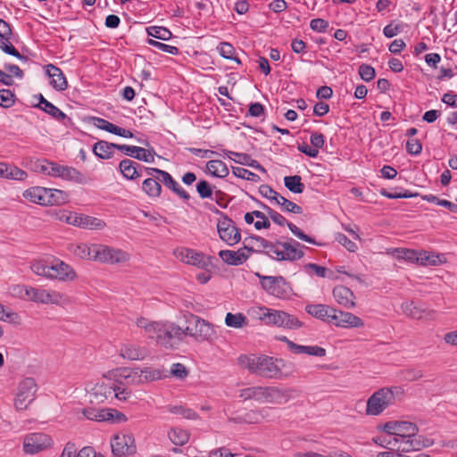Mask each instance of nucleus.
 <instances>
[{"label": "nucleus", "mask_w": 457, "mask_h": 457, "mask_svg": "<svg viewBox=\"0 0 457 457\" xmlns=\"http://www.w3.org/2000/svg\"><path fill=\"white\" fill-rule=\"evenodd\" d=\"M33 273L49 280L71 282L77 279L75 270L64 261L54 257L50 262L45 259H36L30 262Z\"/></svg>", "instance_id": "nucleus-1"}, {"label": "nucleus", "mask_w": 457, "mask_h": 457, "mask_svg": "<svg viewBox=\"0 0 457 457\" xmlns=\"http://www.w3.org/2000/svg\"><path fill=\"white\" fill-rule=\"evenodd\" d=\"M418 432L419 428L415 423L404 420L397 421L395 436L393 437L394 446L397 445L399 452L408 453L419 451L433 445V440L418 435Z\"/></svg>", "instance_id": "nucleus-2"}, {"label": "nucleus", "mask_w": 457, "mask_h": 457, "mask_svg": "<svg viewBox=\"0 0 457 457\" xmlns=\"http://www.w3.org/2000/svg\"><path fill=\"white\" fill-rule=\"evenodd\" d=\"M292 390L277 386H251L241 389L239 397L245 401L254 400L259 403L283 404L291 398Z\"/></svg>", "instance_id": "nucleus-3"}, {"label": "nucleus", "mask_w": 457, "mask_h": 457, "mask_svg": "<svg viewBox=\"0 0 457 457\" xmlns=\"http://www.w3.org/2000/svg\"><path fill=\"white\" fill-rule=\"evenodd\" d=\"M294 372V365L282 359L262 355L256 360L254 374L267 378L288 377Z\"/></svg>", "instance_id": "nucleus-4"}, {"label": "nucleus", "mask_w": 457, "mask_h": 457, "mask_svg": "<svg viewBox=\"0 0 457 457\" xmlns=\"http://www.w3.org/2000/svg\"><path fill=\"white\" fill-rule=\"evenodd\" d=\"M400 388L383 387L374 392L368 399L366 405V414L378 416L386 408L393 405L395 402V393H399Z\"/></svg>", "instance_id": "nucleus-5"}, {"label": "nucleus", "mask_w": 457, "mask_h": 457, "mask_svg": "<svg viewBox=\"0 0 457 457\" xmlns=\"http://www.w3.org/2000/svg\"><path fill=\"white\" fill-rule=\"evenodd\" d=\"M120 171L124 178L128 179H135L145 175H152L153 172L162 176L164 184L171 187V176L170 173L159 169L146 168L141 164L130 160L124 159L120 162Z\"/></svg>", "instance_id": "nucleus-6"}, {"label": "nucleus", "mask_w": 457, "mask_h": 457, "mask_svg": "<svg viewBox=\"0 0 457 457\" xmlns=\"http://www.w3.org/2000/svg\"><path fill=\"white\" fill-rule=\"evenodd\" d=\"M189 319L186 328V335L192 337L197 342H213L217 337L213 326L196 315H187Z\"/></svg>", "instance_id": "nucleus-7"}, {"label": "nucleus", "mask_w": 457, "mask_h": 457, "mask_svg": "<svg viewBox=\"0 0 457 457\" xmlns=\"http://www.w3.org/2000/svg\"><path fill=\"white\" fill-rule=\"evenodd\" d=\"M211 210L220 215V219H219L217 223V230L220 238L228 245L232 246L237 245L241 240V234L233 220L218 209Z\"/></svg>", "instance_id": "nucleus-8"}, {"label": "nucleus", "mask_w": 457, "mask_h": 457, "mask_svg": "<svg viewBox=\"0 0 457 457\" xmlns=\"http://www.w3.org/2000/svg\"><path fill=\"white\" fill-rule=\"evenodd\" d=\"M93 251L95 262L111 265L127 262L130 258L129 253L106 245L96 244Z\"/></svg>", "instance_id": "nucleus-9"}, {"label": "nucleus", "mask_w": 457, "mask_h": 457, "mask_svg": "<svg viewBox=\"0 0 457 457\" xmlns=\"http://www.w3.org/2000/svg\"><path fill=\"white\" fill-rule=\"evenodd\" d=\"M37 385L33 378H24L17 387V393L14 399V406L19 411L26 410L34 401Z\"/></svg>", "instance_id": "nucleus-10"}, {"label": "nucleus", "mask_w": 457, "mask_h": 457, "mask_svg": "<svg viewBox=\"0 0 457 457\" xmlns=\"http://www.w3.org/2000/svg\"><path fill=\"white\" fill-rule=\"evenodd\" d=\"M83 417L96 422L122 423L127 421V417L115 409H96L92 407L81 410Z\"/></svg>", "instance_id": "nucleus-11"}, {"label": "nucleus", "mask_w": 457, "mask_h": 457, "mask_svg": "<svg viewBox=\"0 0 457 457\" xmlns=\"http://www.w3.org/2000/svg\"><path fill=\"white\" fill-rule=\"evenodd\" d=\"M276 251L272 259L277 261H296L303 256L302 245L299 242L290 239L287 242L277 241Z\"/></svg>", "instance_id": "nucleus-12"}, {"label": "nucleus", "mask_w": 457, "mask_h": 457, "mask_svg": "<svg viewBox=\"0 0 457 457\" xmlns=\"http://www.w3.org/2000/svg\"><path fill=\"white\" fill-rule=\"evenodd\" d=\"M112 453L116 457H130L137 452L131 434L118 433L111 438Z\"/></svg>", "instance_id": "nucleus-13"}, {"label": "nucleus", "mask_w": 457, "mask_h": 457, "mask_svg": "<svg viewBox=\"0 0 457 457\" xmlns=\"http://www.w3.org/2000/svg\"><path fill=\"white\" fill-rule=\"evenodd\" d=\"M173 254L181 262L202 270H208L212 266L210 256L193 249L177 248L173 251Z\"/></svg>", "instance_id": "nucleus-14"}, {"label": "nucleus", "mask_w": 457, "mask_h": 457, "mask_svg": "<svg viewBox=\"0 0 457 457\" xmlns=\"http://www.w3.org/2000/svg\"><path fill=\"white\" fill-rule=\"evenodd\" d=\"M262 287L270 295L278 298H285L290 292V287L281 276H261Z\"/></svg>", "instance_id": "nucleus-15"}, {"label": "nucleus", "mask_w": 457, "mask_h": 457, "mask_svg": "<svg viewBox=\"0 0 457 457\" xmlns=\"http://www.w3.org/2000/svg\"><path fill=\"white\" fill-rule=\"evenodd\" d=\"M53 445L50 436L44 433H31L27 435L23 440V450L26 453L35 454Z\"/></svg>", "instance_id": "nucleus-16"}, {"label": "nucleus", "mask_w": 457, "mask_h": 457, "mask_svg": "<svg viewBox=\"0 0 457 457\" xmlns=\"http://www.w3.org/2000/svg\"><path fill=\"white\" fill-rule=\"evenodd\" d=\"M262 206L266 211L267 214L274 223L279 226H284L287 224L291 232L299 239L310 244H316L315 240L312 237L304 234L297 226H295L292 222H287L285 217L282 216L280 213L271 209L270 207L267 206L266 204H262Z\"/></svg>", "instance_id": "nucleus-17"}, {"label": "nucleus", "mask_w": 457, "mask_h": 457, "mask_svg": "<svg viewBox=\"0 0 457 457\" xmlns=\"http://www.w3.org/2000/svg\"><path fill=\"white\" fill-rule=\"evenodd\" d=\"M12 32L10 25L3 19H0V49L5 54L12 55L20 60H26L27 58L21 55L12 45Z\"/></svg>", "instance_id": "nucleus-18"}, {"label": "nucleus", "mask_w": 457, "mask_h": 457, "mask_svg": "<svg viewBox=\"0 0 457 457\" xmlns=\"http://www.w3.org/2000/svg\"><path fill=\"white\" fill-rule=\"evenodd\" d=\"M248 240L249 238H245L244 247L237 251L220 250L219 256L223 262L229 265L237 266L243 264L249 258V253L253 252V248L248 247L246 245Z\"/></svg>", "instance_id": "nucleus-19"}, {"label": "nucleus", "mask_w": 457, "mask_h": 457, "mask_svg": "<svg viewBox=\"0 0 457 457\" xmlns=\"http://www.w3.org/2000/svg\"><path fill=\"white\" fill-rule=\"evenodd\" d=\"M51 170V177L61 178L62 179L73 181L79 184H84L87 182V178L85 175L73 167L60 165L58 163L53 162Z\"/></svg>", "instance_id": "nucleus-20"}, {"label": "nucleus", "mask_w": 457, "mask_h": 457, "mask_svg": "<svg viewBox=\"0 0 457 457\" xmlns=\"http://www.w3.org/2000/svg\"><path fill=\"white\" fill-rule=\"evenodd\" d=\"M328 323L342 328H361L363 321L351 312L338 311L335 309V312L330 315Z\"/></svg>", "instance_id": "nucleus-21"}, {"label": "nucleus", "mask_w": 457, "mask_h": 457, "mask_svg": "<svg viewBox=\"0 0 457 457\" xmlns=\"http://www.w3.org/2000/svg\"><path fill=\"white\" fill-rule=\"evenodd\" d=\"M271 315L270 325L287 329H297L303 327V322L286 312L274 310Z\"/></svg>", "instance_id": "nucleus-22"}, {"label": "nucleus", "mask_w": 457, "mask_h": 457, "mask_svg": "<svg viewBox=\"0 0 457 457\" xmlns=\"http://www.w3.org/2000/svg\"><path fill=\"white\" fill-rule=\"evenodd\" d=\"M113 393V383L110 380L106 381L102 379L98 381L91 389L90 395L91 401L97 403H103L112 395Z\"/></svg>", "instance_id": "nucleus-23"}, {"label": "nucleus", "mask_w": 457, "mask_h": 457, "mask_svg": "<svg viewBox=\"0 0 457 457\" xmlns=\"http://www.w3.org/2000/svg\"><path fill=\"white\" fill-rule=\"evenodd\" d=\"M333 296L337 303L346 309L355 307V295L353 291L345 286H337L333 289Z\"/></svg>", "instance_id": "nucleus-24"}, {"label": "nucleus", "mask_w": 457, "mask_h": 457, "mask_svg": "<svg viewBox=\"0 0 457 457\" xmlns=\"http://www.w3.org/2000/svg\"><path fill=\"white\" fill-rule=\"evenodd\" d=\"M46 72L51 79L50 85L58 91H63L67 88L68 84L66 78L62 70L53 64L45 66Z\"/></svg>", "instance_id": "nucleus-25"}, {"label": "nucleus", "mask_w": 457, "mask_h": 457, "mask_svg": "<svg viewBox=\"0 0 457 457\" xmlns=\"http://www.w3.org/2000/svg\"><path fill=\"white\" fill-rule=\"evenodd\" d=\"M119 150L126 155L145 162H154V156L147 149L135 145H119Z\"/></svg>", "instance_id": "nucleus-26"}, {"label": "nucleus", "mask_w": 457, "mask_h": 457, "mask_svg": "<svg viewBox=\"0 0 457 457\" xmlns=\"http://www.w3.org/2000/svg\"><path fill=\"white\" fill-rule=\"evenodd\" d=\"M38 104L35 105V107L39 108L43 112L49 114L52 118L58 121H64L65 120H71L67 115L61 111L58 107L54 105L51 102L47 101L43 95H38ZM65 124V122H63Z\"/></svg>", "instance_id": "nucleus-27"}, {"label": "nucleus", "mask_w": 457, "mask_h": 457, "mask_svg": "<svg viewBox=\"0 0 457 457\" xmlns=\"http://www.w3.org/2000/svg\"><path fill=\"white\" fill-rule=\"evenodd\" d=\"M305 311L312 317L328 322L330 315L335 312V308L322 303L308 304Z\"/></svg>", "instance_id": "nucleus-28"}, {"label": "nucleus", "mask_w": 457, "mask_h": 457, "mask_svg": "<svg viewBox=\"0 0 457 457\" xmlns=\"http://www.w3.org/2000/svg\"><path fill=\"white\" fill-rule=\"evenodd\" d=\"M95 245H88L85 243L71 244L68 250L76 257L83 260L95 261Z\"/></svg>", "instance_id": "nucleus-29"}, {"label": "nucleus", "mask_w": 457, "mask_h": 457, "mask_svg": "<svg viewBox=\"0 0 457 457\" xmlns=\"http://www.w3.org/2000/svg\"><path fill=\"white\" fill-rule=\"evenodd\" d=\"M264 411V409L261 411H249L244 414H238L235 417H230L228 421L235 424H257L260 423L261 420L264 418L262 413Z\"/></svg>", "instance_id": "nucleus-30"}, {"label": "nucleus", "mask_w": 457, "mask_h": 457, "mask_svg": "<svg viewBox=\"0 0 457 457\" xmlns=\"http://www.w3.org/2000/svg\"><path fill=\"white\" fill-rule=\"evenodd\" d=\"M27 176V172L17 166L0 162V178L22 181Z\"/></svg>", "instance_id": "nucleus-31"}, {"label": "nucleus", "mask_w": 457, "mask_h": 457, "mask_svg": "<svg viewBox=\"0 0 457 457\" xmlns=\"http://www.w3.org/2000/svg\"><path fill=\"white\" fill-rule=\"evenodd\" d=\"M45 292L46 289L44 288L23 286L17 287V294H20L21 297L25 296L27 300L37 303L44 304Z\"/></svg>", "instance_id": "nucleus-32"}, {"label": "nucleus", "mask_w": 457, "mask_h": 457, "mask_svg": "<svg viewBox=\"0 0 457 457\" xmlns=\"http://www.w3.org/2000/svg\"><path fill=\"white\" fill-rule=\"evenodd\" d=\"M45 205H62L69 201V195L67 192L55 189L46 188L45 195Z\"/></svg>", "instance_id": "nucleus-33"}, {"label": "nucleus", "mask_w": 457, "mask_h": 457, "mask_svg": "<svg viewBox=\"0 0 457 457\" xmlns=\"http://www.w3.org/2000/svg\"><path fill=\"white\" fill-rule=\"evenodd\" d=\"M120 352V356L131 361L143 360L147 355L145 348L129 344L123 345Z\"/></svg>", "instance_id": "nucleus-34"}, {"label": "nucleus", "mask_w": 457, "mask_h": 457, "mask_svg": "<svg viewBox=\"0 0 457 457\" xmlns=\"http://www.w3.org/2000/svg\"><path fill=\"white\" fill-rule=\"evenodd\" d=\"M114 149L119 150V145L101 140L94 145L93 153L101 159H109L112 156Z\"/></svg>", "instance_id": "nucleus-35"}, {"label": "nucleus", "mask_w": 457, "mask_h": 457, "mask_svg": "<svg viewBox=\"0 0 457 457\" xmlns=\"http://www.w3.org/2000/svg\"><path fill=\"white\" fill-rule=\"evenodd\" d=\"M120 377L124 379L126 385L143 384L142 371L139 368H124L120 370Z\"/></svg>", "instance_id": "nucleus-36"}, {"label": "nucleus", "mask_w": 457, "mask_h": 457, "mask_svg": "<svg viewBox=\"0 0 457 457\" xmlns=\"http://www.w3.org/2000/svg\"><path fill=\"white\" fill-rule=\"evenodd\" d=\"M207 171L217 178H225L229 170L227 165L220 160H211L206 164Z\"/></svg>", "instance_id": "nucleus-37"}, {"label": "nucleus", "mask_w": 457, "mask_h": 457, "mask_svg": "<svg viewBox=\"0 0 457 457\" xmlns=\"http://www.w3.org/2000/svg\"><path fill=\"white\" fill-rule=\"evenodd\" d=\"M46 187H34L27 189L23 193L24 198L30 201L31 203L45 205V195Z\"/></svg>", "instance_id": "nucleus-38"}, {"label": "nucleus", "mask_w": 457, "mask_h": 457, "mask_svg": "<svg viewBox=\"0 0 457 457\" xmlns=\"http://www.w3.org/2000/svg\"><path fill=\"white\" fill-rule=\"evenodd\" d=\"M401 309L405 315L416 320L421 319L426 312L425 309L417 305L412 301L403 303L401 305Z\"/></svg>", "instance_id": "nucleus-39"}, {"label": "nucleus", "mask_w": 457, "mask_h": 457, "mask_svg": "<svg viewBox=\"0 0 457 457\" xmlns=\"http://www.w3.org/2000/svg\"><path fill=\"white\" fill-rule=\"evenodd\" d=\"M157 179H160L159 176L155 177V179L147 178L143 181L142 189L151 197H156L161 193L162 187Z\"/></svg>", "instance_id": "nucleus-40"}, {"label": "nucleus", "mask_w": 457, "mask_h": 457, "mask_svg": "<svg viewBox=\"0 0 457 457\" xmlns=\"http://www.w3.org/2000/svg\"><path fill=\"white\" fill-rule=\"evenodd\" d=\"M106 223L98 218L88 216V215H81L80 227L86 229H96L101 230L104 228Z\"/></svg>", "instance_id": "nucleus-41"}, {"label": "nucleus", "mask_w": 457, "mask_h": 457, "mask_svg": "<svg viewBox=\"0 0 457 457\" xmlns=\"http://www.w3.org/2000/svg\"><path fill=\"white\" fill-rule=\"evenodd\" d=\"M225 324L234 328H241L247 326V319L243 313L228 312L225 317Z\"/></svg>", "instance_id": "nucleus-42"}, {"label": "nucleus", "mask_w": 457, "mask_h": 457, "mask_svg": "<svg viewBox=\"0 0 457 457\" xmlns=\"http://www.w3.org/2000/svg\"><path fill=\"white\" fill-rule=\"evenodd\" d=\"M284 184L290 192L295 194H301L304 190V184L302 183V179L298 175L285 177Z\"/></svg>", "instance_id": "nucleus-43"}, {"label": "nucleus", "mask_w": 457, "mask_h": 457, "mask_svg": "<svg viewBox=\"0 0 457 457\" xmlns=\"http://www.w3.org/2000/svg\"><path fill=\"white\" fill-rule=\"evenodd\" d=\"M142 371V378L143 384L147 382H152L154 380L162 379V378L167 377V375L163 374V371L159 369H152L146 367L145 369H141Z\"/></svg>", "instance_id": "nucleus-44"}, {"label": "nucleus", "mask_w": 457, "mask_h": 457, "mask_svg": "<svg viewBox=\"0 0 457 457\" xmlns=\"http://www.w3.org/2000/svg\"><path fill=\"white\" fill-rule=\"evenodd\" d=\"M66 302V297L63 294L55 290H47L45 292L44 304H55L61 305Z\"/></svg>", "instance_id": "nucleus-45"}, {"label": "nucleus", "mask_w": 457, "mask_h": 457, "mask_svg": "<svg viewBox=\"0 0 457 457\" xmlns=\"http://www.w3.org/2000/svg\"><path fill=\"white\" fill-rule=\"evenodd\" d=\"M276 204L280 205L285 212L301 214L303 209L300 205L289 201L282 195L276 196Z\"/></svg>", "instance_id": "nucleus-46"}, {"label": "nucleus", "mask_w": 457, "mask_h": 457, "mask_svg": "<svg viewBox=\"0 0 457 457\" xmlns=\"http://www.w3.org/2000/svg\"><path fill=\"white\" fill-rule=\"evenodd\" d=\"M154 338H155L157 345H162L166 348L171 345V331L168 323L163 324V330H162V332H157Z\"/></svg>", "instance_id": "nucleus-47"}, {"label": "nucleus", "mask_w": 457, "mask_h": 457, "mask_svg": "<svg viewBox=\"0 0 457 457\" xmlns=\"http://www.w3.org/2000/svg\"><path fill=\"white\" fill-rule=\"evenodd\" d=\"M173 415L187 420H196L198 418L197 413L194 410L182 404L173 405Z\"/></svg>", "instance_id": "nucleus-48"}, {"label": "nucleus", "mask_w": 457, "mask_h": 457, "mask_svg": "<svg viewBox=\"0 0 457 457\" xmlns=\"http://www.w3.org/2000/svg\"><path fill=\"white\" fill-rule=\"evenodd\" d=\"M272 309H269L267 307L262 306V307H255L251 310V312L253 315H254L256 318L263 321L267 325H270V320L273 313Z\"/></svg>", "instance_id": "nucleus-49"}, {"label": "nucleus", "mask_w": 457, "mask_h": 457, "mask_svg": "<svg viewBox=\"0 0 457 457\" xmlns=\"http://www.w3.org/2000/svg\"><path fill=\"white\" fill-rule=\"evenodd\" d=\"M147 33L149 36L161 40H169L171 37V32L164 27H149Z\"/></svg>", "instance_id": "nucleus-50"}, {"label": "nucleus", "mask_w": 457, "mask_h": 457, "mask_svg": "<svg viewBox=\"0 0 457 457\" xmlns=\"http://www.w3.org/2000/svg\"><path fill=\"white\" fill-rule=\"evenodd\" d=\"M232 173L234 174V176H236L237 178L246 179L249 181L258 182L260 180V177L257 174H255L245 168L232 167Z\"/></svg>", "instance_id": "nucleus-51"}, {"label": "nucleus", "mask_w": 457, "mask_h": 457, "mask_svg": "<svg viewBox=\"0 0 457 457\" xmlns=\"http://www.w3.org/2000/svg\"><path fill=\"white\" fill-rule=\"evenodd\" d=\"M249 240H255L260 243L261 246L265 250L266 253L272 258V255H274V253L276 251V242H270L266 240L265 238L259 237V236H253L248 237Z\"/></svg>", "instance_id": "nucleus-52"}, {"label": "nucleus", "mask_w": 457, "mask_h": 457, "mask_svg": "<svg viewBox=\"0 0 457 457\" xmlns=\"http://www.w3.org/2000/svg\"><path fill=\"white\" fill-rule=\"evenodd\" d=\"M189 438L190 433L188 430L182 428L173 429V445L182 446L188 442Z\"/></svg>", "instance_id": "nucleus-53"}, {"label": "nucleus", "mask_w": 457, "mask_h": 457, "mask_svg": "<svg viewBox=\"0 0 457 457\" xmlns=\"http://www.w3.org/2000/svg\"><path fill=\"white\" fill-rule=\"evenodd\" d=\"M196 191L202 199L212 198L213 191L210 183L206 180H200L196 185Z\"/></svg>", "instance_id": "nucleus-54"}, {"label": "nucleus", "mask_w": 457, "mask_h": 457, "mask_svg": "<svg viewBox=\"0 0 457 457\" xmlns=\"http://www.w3.org/2000/svg\"><path fill=\"white\" fill-rule=\"evenodd\" d=\"M15 95L10 89L0 90V106L10 108L14 104Z\"/></svg>", "instance_id": "nucleus-55"}, {"label": "nucleus", "mask_w": 457, "mask_h": 457, "mask_svg": "<svg viewBox=\"0 0 457 457\" xmlns=\"http://www.w3.org/2000/svg\"><path fill=\"white\" fill-rule=\"evenodd\" d=\"M257 357L258 356L254 355H240L237 359V361L240 366L247 369L251 373L254 374Z\"/></svg>", "instance_id": "nucleus-56"}, {"label": "nucleus", "mask_w": 457, "mask_h": 457, "mask_svg": "<svg viewBox=\"0 0 457 457\" xmlns=\"http://www.w3.org/2000/svg\"><path fill=\"white\" fill-rule=\"evenodd\" d=\"M380 194L388 199H401V198H412L418 195V194L411 193L408 190H402L401 192L391 193L386 189H382Z\"/></svg>", "instance_id": "nucleus-57"}, {"label": "nucleus", "mask_w": 457, "mask_h": 457, "mask_svg": "<svg viewBox=\"0 0 457 457\" xmlns=\"http://www.w3.org/2000/svg\"><path fill=\"white\" fill-rule=\"evenodd\" d=\"M403 23L394 24V22L392 21L383 29V34L386 37L391 38L403 32Z\"/></svg>", "instance_id": "nucleus-58"}, {"label": "nucleus", "mask_w": 457, "mask_h": 457, "mask_svg": "<svg viewBox=\"0 0 457 457\" xmlns=\"http://www.w3.org/2000/svg\"><path fill=\"white\" fill-rule=\"evenodd\" d=\"M218 49H219V52H220V55L223 58L230 59V60H235L237 62H240L237 58H234L233 57L234 53H235V48H234V46L231 44L227 43V42H221L220 44Z\"/></svg>", "instance_id": "nucleus-59"}, {"label": "nucleus", "mask_w": 457, "mask_h": 457, "mask_svg": "<svg viewBox=\"0 0 457 457\" xmlns=\"http://www.w3.org/2000/svg\"><path fill=\"white\" fill-rule=\"evenodd\" d=\"M419 262L422 265H436L440 262V260L438 255L429 254L428 252H421L419 253Z\"/></svg>", "instance_id": "nucleus-60"}, {"label": "nucleus", "mask_w": 457, "mask_h": 457, "mask_svg": "<svg viewBox=\"0 0 457 457\" xmlns=\"http://www.w3.org/2000/svg\"><path fill=\"white\" fill-rule=\"evenodd\" d=\"M359 74H360L361 79L369 82L375 78L376 71L372 66L368 65V64H361L359 67Z\"/></svg>", "instance_id": "nucleus-61"}, {"label": "nucleus", "mask_w": 457, "mask_h": 457, "mask_svg": "<svg viewBox=\"0 0 457 457\" xmlns=\"http://www.w3.org/2000/svg\"><path fill=\"white\" fill-rule=\"evenodd\" d=\"M336 240L344 245L349 252L354 253L357 251V245L350 240L345 234L337 233L336 235Z\"/></svg>", "instance_id": "nucleus-62"}, {"label": "nucleus", "mask_w": 457, "mask_h": 457, "mask_svg": "<svg viewBox=\"0 0 457 457\" xmlns=\"http://www.w3.org/2000/svg\"><path fill=\"white\" fill-rule=\"evenodd\" d=\"M224 153L229 159L242 165H245L249 161V154L245 153H237L229 150H225Z\"/></svg>", "instance_id": "nucleus-63"}, {"label": "nucleus", "mask_w": 457, "mask_h": 457, "mask_svg": "<svg viewBox=\"0 0 457 457\" xmlns=\"http://www.w3.org/2000/svg\"><path fill=\"white\" fill-rule=\"evenodd\" d=\"M406 150L410 154L418 155L421 153L422 145L416 138H410L406 143Z\"/></svg>", "instance_id": "nucleus-64"}]
</instances>
